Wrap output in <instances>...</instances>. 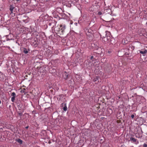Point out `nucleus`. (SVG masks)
I'll use <instances>...</instances> for the list:
<instances>
[{
    "mask_svg": "<svg viewBox=\"0 0 147 147\" xmlns=\"http://www.w3.org/2000/svg\"><path fill=\"white\" fill-rule=\"evenodd\" d=\"M130 140L134 142H136V139L133 137H131L130 138Z\"/></svg>",
    "mask_w": 147,
    "mask_h": 147,
    "instance_id": "nucleus-11",
    "label": "nucleus"
},
{
    "mask_svg": "<svg viewBox=\"0 0 147 147\" xmlns=\"http://www.w3.org/2000/svg\"><path fill=\"white\" fill-rule=\"evenodd\" d=\"M111 52V51H108V53H109V54H110Z\"/></svg>",
    "mask_w": 147,
    "mask_h": 147,
    "instance_id": "nucleus-18",
    "label": "nucleus"
},
{
    "mask_svg": "<svg viewBox=\"0 0 147 147\" xmlns=\"http://www.w3.org/2000/svg\"><path fill=\"white\" fill-rule=\"evenodd\" d=\"M15 8V7L12 6V5H11L9 7V10L10 11H11V13L10 14L12 13H13V10Z\"/></svg>",
    "mask_w": 147,
    "mask_h": 147,
    "instance_id": "nucleus-6",
    "label": "nucleus"
},
{
    "mask_svg": "<svg viewBox=\"0 0 147 147\" xmlns=\"http://www.w3.org/2000/svg\"><path fill=\"white\" fill-rule=\"evenodd\" d=\"M99 78V77H98L96 76L93 79V81L94 82H96L97 80H98Z\"/></svg>",
    "mask_w": 147,
    "mask_h": 147,
    "instance_id": "nucleus-10",
    "label": "nucleus"
},
{
    "mask_svg": "<svg viewBox=\"0 0 147 147\" xmlns=\"http://www.w3.org/2000/svg\"><path fill=\"white\" fill-rule=\"evenodd\" d=\"M49 25H51V24H50V23H49Z\"/></svg>",
    "mask_w": 147,
    "mask_h": 147,
    "instance_id": "nucleus-25",
    "label": "nucleus"
},
{
    "mask_svg": "<svg viewBox=\"0 0 147 147\" xmlns=\"http://www.w3.org/2000/svg\"><path fill=\"white\" fill-rule=\"evenodd\" d=\"M23 21L24 22H25L26 23L27 22H28V20H23Z\"/></svg>",
    "mask_w": 147,
    "mask_h": 147,
    "instance_id": "nucleus-15",
    "label": "nucleus"
},
{
    "mask_svg": "<svg viewBox=\"0 0 147 147\" xmlns=\"http://www.w3.org/2000/svg\"><path fill=\"white\" fill-rule=\"evenodd\" d=\"M1 41H0V44L1 43Z\"/></svg>",
    "mask_w": 147,
    "mask_h": 147,
    "instance_id": "nucleus-29",
    "label": "nucleus"
},
{
    "mask_svg": "<svg viewBox=\"0 0 147 147\" xmlns=\"http://www.w3.org/2000/svg\"><path fill=\"white\" fill-rule=\"evenodd\" d=\"M147 52V50H145L144 51H140V53L142 54L144 56V54Z\"/></svg>",
    "mask_w": 147,
    "mask_h": 147,
    "instance_id": "nucleus-8",
    "label": "nucleus"
},
{
    "mask_svg": "<svg viewBox=\"0 0 147 147\" xmlns=\"http://www.w3.org/2000/svg\"><path fill=\"white\" fill-rule=\"evenodd\" d=\"M134 115L133 114L131 115V117L132 118H133V119L134 118Z\"/></svg>",
    "mask_w": 147,
    "mask_h": 147,
    "instance_id": "nucleus-17",
    "label": "nucleus"
},
{
    "mask_svg": "<svg viewBox=\"0 0 147 147\" xmlns=\"http://www.w3.org/2000/svg\"><path fill=\"white\" fill-rule=\"evenodd\" d=\"M15 97L14 96H13L11 98V100L12 102H14L15 100Z\"/></svg>",
    "mask_w": 147,
    "mask_h": 147,
    "instance_id": "nucleus-12",
    "label": "nucleus"
},
{
    "mask_svg": "<svg viewBox=\"0 0 147 147\" xmlns=\"http://www.w3.org/2000/svg\"><path fill=\"white\" fill-rule=\"evenodd\" d=\"M102 13L101 11H98V15H102Z\"/></svg>",
    "mask_w": 147,
    "mask_h": 147,
    "instance_id": "nucleus-14",
    "label": "nucleus"
},
{
    "mask_svg": "<svg viewBox=\"0 0 147 147\" xmlns=\"http://www.w3.org/2000/svg\"><path fill=\"white\" fill-rule=\"evenodd\" d=\"M105 36H103V40L105 42H107L113 44L112 41L113 39V38H111V35L110 32L107 31L105 32Z\"/></svg>",
    "mask_w": 147,
    "mask_h": 147,
    "instance_id": "nucleus-1",
    "label": "nucleus"
},
{
    "mask_svg": "<svg viewBox=\"0 0 147 147\" xmlns=\"http://www.w3.org/2000/svg\"><path fill=\"white\" fill-rule=\"evenodd\" d=\"M66 28V26L64 25L63 28H62L61 30V33H60V34H63L64 31V30Z\"/></svg>",
    "mask_w": 147,
    "mask_h": 147,
    "instance_id": "nucleus-5",
    "label": "nucleus"
},
{
    "mask_svg": "<svg viewBox=\"0 0 147 147\" xmlns=\"http://www.w3.org/2000/svg\"><path fill=\"white\" fill-rule=\"evenodd\" d=\"M139 147H141V146H140Z\"/></svg>",
    "mask_w": 147,
    "mask_h": 147,
    "instance_id": "nucleus-28",
    "label": "nucleus"
},
{
    "mask_svg": "<svg viewBox=\"0 0 147 147\" xmlns=\"http://www.w3.org/2000/svg\"><path fill=\"white\" fill-rule=\"evenodd\" d=\"M1 100H0V104H1Z\"/></svg>",
    "mask_w": 147,
    "mask_h": 147,
    "instance_id": "nucleus-24",
    "label": "nucleus"
},
{
    "mask_svg": "<svg viewBox=\"0 0 147 147\" xmlns=\"http://www.w3.org/2000/svg\"><path fill=\"white\" fill-rule=\"evenodd\" d=\"M60 27H62V25H60Z\"/></svg>",
    "mask_w": 147,
    "mask_h": 147,
    "instance_id": "nucleus-22",
    "label": "nucleus"
},
{
    "mask_svg": "<svg viewBox=\"0 0 147 147\" xmlns=\"http://www.w3.org/2000/svg\"><path fill=\"white\" fill-rule=\"evenodd\" d=\"M28 51H29V50H27L26 49L24 48V49L23 52L25 54H27L28 52Z\"/></svg>",
    "mask_w": 147,
    "mask_h": 147,
    "instance_id": "nucleus-9",
    "label": "nucleus"
},
{
    "mask_svg": "<svg viewBox=\"0 0 147 147\" xmlns=\"http://www.w3.org/2000/svg\"><path fill=\"white\" fill-rule=\"evenodd\" d=\"M28 126H27L25 128H26V129H28Z\"/></svg>",
    "mask_w": 147,
    "mask_h": 147,
    "instance_id": "nucleus-21",
    "label": "nucleus"
},
{
    "mask_svg": "<svg viewBox=\"0 0 147 147\" xmlns=\"http://www.w3.org/2000/svg\"><path fill=\"white\" fill-rule=\"evenodd\" d=\"M18 115L20 116H21L22 115V113H18Z\"/></svg>",
    "mask_w": 147,
    "mask_h": 147,
    "instance_id": "nucleus-19",
    "label": "nucleus"
},
{
    "mask_svg": "<svg viewBox=\"0 0 147 147\" xmlns=\"http://www.w3.org/2000/svg\"><path fill=\"white\" fill-rule=\"evenodd\" d=\"M93 58V56H92L90 57V59L92 60V59Z\"/></svg>",
    "mask_w": 147,
    "mask_h": 147,
    "instance_id": "nucleus-20",
    "label": "nucleus"
},
{
    "mask_svg": "<svg viewBox=\"0 0 147 147\" xmlns=\"http://www.w3.org/2000/svg\"><path fill=\"white\" fill-rule=\"evenodd\" d=\"M144 147H147V144L145 143H144L143 144Z\"/></svg>",
    "mask_w": 147,
    "mask_h": 147,
    "instance_id": "nucleus-16",
    "label": "nucleus"
},
{
    "mask_svg": "<svg viewBox=\"0 0 147 147\" xmlns=\"http://www.w3.org/2000/svg\"><path fill=\"white\" fill-rule=\"evenodd\" d=\"M16 141L19 143L20 144H22L23 141L20 139H18L16 140Z\"/></svg>",
    "mask_w": 147,
    "mask_h": 147,
    "instance_id": "nucleus-7",
    "label": "nucleus"
},
{
    "mask_svg": "<svg viewBox=\"0 0 147 147\" xmlns=\"http://www.w3.org/2000/svg\"><path fill=\"white\" fill-rule=\"evenodd\" d=\"M147 135V133L146 134Z\"/></svg>",
    "mask_w": 147,
    "mask_h": 147,
    "instance_id": "nucleus-30",
    "label": "nucleus"
},
{
    "mask_svg": "<svg viewBox=\"0 0 147 147\" xmlns=\"http://www.w3.org/2000/svg\"><path fill=\"white\" fill-rule=\"evenodd\" d=\"M144 29L142 28H140L138 30V33L139 34H143V33L144 32Z\"/></svg>",
    "mask_w": 147,
    "mask_h": 147,
    "instance_id": "nucleus-4",
    "label": "nucleus"
},
{
    "mask_svg": "<svg viewBox=\"0 0 147 147\" xmlns=\"http://www.w3.org/2000/svg\"><path fill=\"white\" fill-rule=\"evenodd\" d=\"M11 95L13 96H14V97H16V94L14 92H12L11 94Z\"/></svg>",
    "mask_w": 147,
    "mask_h": 147,
    "instance_id": "nucleus-13",
    "label": "nucleus"
},
{
    "mask_svg": "<svg viewBox=\"0 0 147 147\" xmlns=\"http://www.w3.org/2000/svg\"><path fill=\"white\" fill-rule=\"evenodd\" d=\"M146 24L147 25V22H146Z\"/></svg>",
    "mask_w": 147,
    "mask_h": 147,
    "instance_id": "nucleus-27",
    "label": "nucleus"
},
{
    "mask_svg": "<svg viewBox=\"0 0 147 147\" xmlns=\"http://www.w3.org/2000/svg\"><path fill=\"white\" fill-rule=\"evenodd\" d=\"M1 63L0 62V66H1Z\"/></svg>",
    "mask_w": 147,
    "mask_h": 147,
    "instance_id": "nucleus-23",
    "label": "nucleus"
},
{
    "mask_svg": "<svg viewBox=\"0 0 147 147\" xmlns=\"http://www.w3.org/2000/svg\"><path fill=\"white\" fill-rule=\"evenodd\" d=\"M9 40V39H7V40Z\"/></svg>",
    "mask_w": 147,
    "mask_h": 147,
    "instance_id": "nucleus-26",
    "label": "nucleus"
},
{
    "mask_svg": "<svg viewBox=\"0 0 147 147\" xmlns=\"http://www.w3.org/2000/svg\"><path fill=\"white\" fill-rule=\"evenodd\" d=\"M86 35L89 37L91 36L92 33L90 30L86 29L85 30Z\"/></svg>",
    "mask_w": 147,
    "mask_h": 147,
    "instance_id": "nucleus-2",
    "label": "nucleus"
},
{
    "mask_svg": "<svg viewBox=\"0 0 147 147\" xmlns=\"http://www.w3.org/2000/svg\"><path fill=\"white\" fill-rule=\"evenodd\" d=\"M61 106H64L63 109L64 111H66L67 109V107L66 106V104L65 103H62L61 104Z\"/></svg>",
    "mask_w": 147,
    "mask_h": 147,
    "instance_id": "nucleus-3",
    "label": "nucleus"
}]
</instances>
